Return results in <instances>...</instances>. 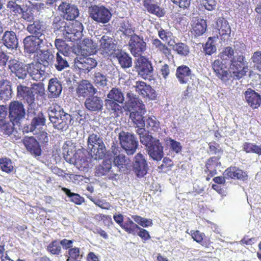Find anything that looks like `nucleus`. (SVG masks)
<instances>
[{"instance_id":"1","label":"nucleus","mask_w":261,"mask_h":261,"mask_svg":"<svg viewBox=\"0 0 261 261\" xmlns=\"http://www.w3.org/2000/svg\"><path fill=\"white\" fill-rule=\"evenodd\" d=\"M49 118L55 128L66 130L68 128L73 118L71 115L65 112L58 104L53 103L49 108Z\"/></svg>"},{"instance_id":"2","label":"nucleus","mask_w":261,"mask_h":261,"mask_svg":"<svg viewBox=\"0 0 261 261\" xmlns=\"http://www.w3.org/2000/svg\"><path fill=\"white\" fill-rule=\"evenodd\" d=\"M87 145L88 150L95 160H101L105 156L106 148L102 138L99 135L94 133L90 134Z\"/></svg>"},{"instance_id":"3","label":"nucleus","mask_w":261,"mask_h":261,"mask_svg":"<svg viewBox=\"0 0 261 261\" xmlns=\"http://www.w3.org/2000/svg\"><path fill=\"white\" fill-rule=\"evenodd\" d=\"M248 70V63L242 54L230 60L229 72L234 79L240 80L246 75Z\"/></svg>"},{"instance_id":"4","label":"nucleus","mask_w":261,"mask_h":261,"mask_svg":"<svg viewBox=\"0 0 261 261\" xmlns=\"http://www.w3.org/2000/svg\"><path fill=\"white\" fill-rule=\"evenodd\" d=\"M83 29L82 23L77 20H75L67 23L63 30V34L65 38L68 41H77L82 36Z\"/></svg>"},{"instance_id":"5","label":"nucleus","mask_w":261,"mask_h":261,"mask_svg":"<svg viewBox=\"0 0 261 261\" xmlns=\"http://www.w3.org/2000/svg\"><path fill=\"white\" fill-rule=\"evenodd\" d=\"M136 71L143 79L151 77L153 67L151 61L145 56H141L135 62Z\"/></svg>"},{"instance_id":"6","label":"nucleus","mask_w":261,"mask_h":261,"mask_svg":"<svg viewBox=\"0 0 261 261\" xmlns=\"http://www.w3.org/2000/svg\"><path fill=\"white\" fill-rule=\"evenodd\" d=\"M119 139L121 147L128 155L133 154L138 148V142L134 135L122 131L119 134Z\"/></svg>"},{"instance_id":"7","label":"nucleus","mask_w":261,"mask_h":261,"mask_svg":"<svg viewBox=\"0 0 261 261\" xmlns=\"http://www.w3.org/2000/svg\"><path fill=\"white\" fill-rule=\"evenodd\" d=\"M89 13L93 20L103 24L108 22L112 16L110 11L105 6H92L89 9Z\"/></svg>"},{"instance_id":"8","label":"nucleus","mask_w":261,"mask_h":261,"mask_svg":"<svg viewBox=\"0 0 261 261\" xmlns=\"http://www.w3.org/2000/svg\"><path fill=\"white\" fill-rule=\"evenodd\" d=\"M147 148L148 154L153 160L161 161L164 156V147L156 138L152 137L148 143L143 144Z\"/></svg>"},{"instance_id":"9","label":"nucleus","mask_w":261,"mask_h":261,"mask_svg":"<svg viewBox=\"0 0 261 261\" xmlns=\"http://www.w3.org/2000/svg\"><path fill=\"white\" fill-rule=\"evenodd\" d=\"M129 49L134 57H140L146 49V43L143 37L136 34L130 36L128 42Z\"/></svg>"},{"instance_id":"10","label":"nucleus","mask_w":261,"mask_h":261,"mask_svg":"<svg viewBox=\"0 0 261 261\" xmlns=\"http://www.w3.org/2000/svg\"><path fill=\"white\" fill-rule=\"evenodd\" d=\"M95 174L98 176H106L109 179H116L118 171L112 168L110 160H105L95 168Z\"/></svg>"},{"instance_id":"11","label":"nucleus","mask_w":261,"mask_h":261,"mask_svg":"<svg viewBox=\"0 0 261 261\" xmlns=\"http://www.w3.org/2000/svg\"><path fill=\"white\" fill-rule=\"evenodd\" d=\"M97 64V62L95 59L87 56L76 58L74 60V66L81 73H88Z\"/></svg>"},{"instance_id":"12","label":"nucleus","mask_w":261,"mask_h":261,"mask_svg":"<svg viewBox=\"0 0 261 261\" xmlns=\"http://www.w3.org/2000/svg\"><path fill=\"white\" fill-rule=\"evenodd\" d=\"M9 117L11 121L18 123L25 116L23 104L18 101H13L9 105Z\"/></svg>"},{"instance_id":"13","label":"nucleus","mask_w":261,"mask_h":261,"mask_svg":"<svg viewBox=\"0 0 261 261\" xmlns=\"http://www.w3.org/2000/svg\"><path fill=\"white\" fill-rule=\"evenodd\" d=\"M97 90L94 86L87 80H82L77 85L76 88V93L79 98L88 97L94 95Z\"/></svg>"},{"instance_id":"14","label":"nucleus","mask_w":261,"mask_h":261,"mask_svg":"<svg viewBox=\"0 0 261 261\" xmlns=\"http://www.w3.org/2000/svg\"><path fill=\"white\" fill-rule=\"evenodd\" d=\"M212 68L216 76L224 82L230 80L231 74L226 66L219 59H216L212 64Z\"/></svg>"},{"instance_id":"15","label":"nucleus","mask_w":261,"mask_h":261,"mask_svg":"<svg viewBox=\"0 0 261 261\" xmlns=\"http://www.w3.org/2000/svg\"><path fill=\"white\" fill-rule=\"evenodd\" d=\"M43 39L38 36H28L23 40L25 50L29 54H33L40 50Z\"/></svg>"},{"instance_id":"16","label":"nucleus","mask_w":261,"mask_h":261,"mask_svg":"<svg viewBox=\"0 0 261 261\" xmlns=\"http://www.w3.org/2000/svg\"><path fill=\"white\" fill-rule=\"evenodd\" d=\"M133 169L138 177H143L147 173V163L143 156L140 153H137L133 163Z\"/></svg>"},{"instance_id":"17","label":"nucleus","mask_w":261,"mask_h":261,"mask_svg":"<svg viewBox=\"0 0 261 261\" xmlns=\"http://www.w3.org/2000/svg\"><path fill=\"white\" fill-rule=\"evenodd\" d=\"M58 10L62 12L64 18L68 20H73L79 15L78 8L66 2H62L58 7Z\"/></svg>"},{"instance_id":"18","label":"nucleus","mask_w":261,"mask_h":261,"mask_svg":"<svg viewBox=\"0 0 261 261\" xmlns=\"http://www.w3.org/2000/svg\"><path fill=\"white\" fill-rule=\"evenodd\" d=\"M119 151L118 147H115L112 150L114 154L113 163L114 167H117L115 171H118V173L121 171H125L128 168L130 164V160L126 158V156L122 154H118Z\"/></svg>"},{"instance_id":"19","label":"nucleus","mask_w":261,"mask_h":261,"mask_svg":"<svg viewBox=\"0 0 261 261\" xmlns=\"http://www.w3.org/2000/svg\"><path fill=\"white\" fill-rule=\"evenodd\" d=\"M220 156H214L211 157L206 161L204 172L207 174L206 177L207 181H209L212 177L217 174V168L221 166V163L220 162Z\"/></svg>"},{"instance_id":"20","label":"nucleus","mask_w":261,"mask_h":261,"mask_svg":"<svg viewBox=\"0 0 261 261\" xmlns=\"http://www.w3.org/2000/svg\"><path fill=\"white\" fill-rule=\"evenodd\" d=\"M136 91L143 97L151 99H156V95L155 90L149 85L143 81H137L134 86Z\"/></svg>"},{"instance_id":"21","label":"nucleus","mask_w":261,"mask_h":261,"mask_svg":"<svg viewBox=\"0 0 261 261\" xmlns=\"http://www.w3.org/2000/svg\"><path fill=\"white\" fill-rule=\"evenodd\" d=\"M127 100L125 102V107L129 111H145V107L142 101L131 93H127Z\"/></svg>"},{"instance_id":"22","label":"nucleus","mask_w":261,"mask_h":261,"mask_svg":"<svg viewBox=\"0 0 261 261\" xmlns=\"http://www.w3.org/2000/svg\"><path fill=\"white\" fill-rule=\"evenodd\" d=\"M226 179H238L245 181L248 179V174L246 172L236 166H230L227 168L223 173Z\"/></svg>"},{"instance_id":"23","label":"nucleus","mask_w":261,"mask_h":261,"mask_svg":"<svg viewBox=\"0 0 261 261\" xmlns=\"http://www.w3.org/2000/svg\"><path fill=\"white\" fill-rule=\"evenodd\" d=\"M244 97L248 105L253 109H257L261 105V95L251 88L244 92Z\"/></svg>"},{"instance_id":"24","label":"nucleus","mask_w":261,"mask_h":261,"mask_svg":"<svg viewBox=\"0 0 261 261\" xmlns=\"http://www.w3.org/2000/svg\"><path fill=\"white\" fill-rule=\"evenodd\" d=\"M23 143L27 150L35 156H39L41 149L38 142L33 137H25L23 139Z\"/></svg>"},{"instance_id":"25","label":"nucleus","mask_w":261,"mask_h":261,"mask_svg":"<svg viewBox=\"0 0 261 261\" xmlns=\"http://www.w3.org/2000/svg\"><path fill=\"white\" fill-rule=\"evenodd\" d=\"M100 49L103 54L108 56L112 55L115 49L116 44L113 39L107 35H103L100 39Z\"/></svg>"},{"instance_id":"26","label":"nucleus","mask_w":261,"mask_h":261,"mask_svg":"<svg viewBox=\"0 0 261 261\" xmlns=\"http://www.w3.org/2000/svg\"><path fill=\"white\" fill-rule=\"evenodd\" d=\"M40 63L35 62L28 64V73L35 81H41L43 79L45 71L41 69Z\"/></svg>"},{"instance_id":"27","label":"nucleus","mask_w":261,"mask_h":261,"mask_svg":"<svg viewBox=\"0 0 261 261\" xmlns=\"http://www.w3.org/2000/svg\"><path fill=\"white\" fill-rule=\"evenodd\" d=\"M192 75L191 69L187 65H181L177 67L175 76L179 83L186 84L189 81Z\"/></svg>"},{"instance_id":"28","label":"nucleus","mask_w":261,"mask_h":261,"mask_svg":"<svg viewBox=\"0 0 261 261\" xmlns=\"http://www.w3.org/2000/svg\"><path fill=\"white\" fill-rule=\"evenodd\" d=\"M17 95L19 98L27 101L29 105L34 102L35 97L31 88L22 85H18L17 87Z\"/></svg>"},{"instance_id":"29","label":"nucleus","mask_w":261,"mask_h":261,"mask_svg":"<svg viewBox=\"0 0 261 261\" xmlns=\"http://www.w3.org/2000/svg\"><path fill=\"white\" fill-rule=\"evenodd\" d=\"M97 44L89 38H85L80 45L81 53L83 56L95 54L97 51Z\"/></svg>"},{"instance_id":"30","label":"nucleus","mask_w":261,"mask_h":261,"mask_svg":"<svg viewBox=\"0 0 261 261\" xmlns=\"http://www.w3.org/2000/svg\"><path fill=\"white\" fill-rule=\"evenodd\" d=\"M4 45L9 49H14L17 47L18 41L15 33L13 31H6L2 37Z\"/></svg>"},{"instance_id":"31","label":"nucleus","mask_w":261,"mask_h":261,"mask_svg":"<svg viewBox=\"0 0 261 261\" xmlns=\"http://www.w3.org/2000/svg\"><path fill=\"white\" fill-rule=\"evenodd\" d=\"M103 106L101 99L97 96H89L85 101V106L88 110L91 111L100 110Z\"/></svg>"},{"instance_id":"32","label":"nucleus","mask_w":261,"mask_h":261,"mask_svg":"<svg viewBox=\"0 0 261 261\" xmlns=\"http://www.w3.org/2000/svg\"><path fill=\"white\" fill-rule=\"evenodd\" d=\"M45 123V118L42 112L35 114L30 125L25 126L24 130L27 133L33 132L38 126H43Z\"/></svg>"},{"instance_id":"33","label":"nucleus","mask_w":261,"mask_h":261,"mask_svg":"<svg viewBox=\"0 0 261 261\" xmlns=\"http://www.w3.org/2000/svg\"><path fill=\"white\" fill-rule=\"evenodd\" d=\"M48 90L51 97H57L62 92V84L57 78H52L49 81Z\"/></svg>"},{"instance_id":"34","label":"nucleus","mask_w":261,"mask_h":261,"mask_svg":"<svg viewBox=\"0 0 261 261\" xmlns=\"http://www.w3.org/2000/svg\"><path fill=\"white\" fill-rule=\"evenodd\" d=\"M186 233H189L194 241L200 244L203 247L208 248L210 246L211 242L210 239H204L205 236L203 232H201L198 230H191L190 233L187 230Z\"/></svg>"},{"instance_id":"35","label":"nucleus","mask_w":261,"mask_h":261,"mask_svg":"<svg viewBox=\"0 0 261 261\" xmlns=\"http://www.w3.org/2000/svg\"><path fill=\"white\" fill-rule=\"evenodd\" d=\"M217 26L221 39L228 37L231 33V29L228 21L224 18H220L217 22Z\"/></svg>"},{"instance_id":"36","label":"nucleus","mask_w":261,"mask_h":261,"mask_svg":"<svg viewBox=\"0 0 261 261\" xmlns=\"http://www.w3.org/2000/svg\"><path fill=\"white\" fill-rule=\"evenodd\" d=\"M12 88L10 81L3 80L0 84V100H8L12 97Z\"/></svg>"},{"instance_id":"37","label":"nucleus","mask_w":261,"mask_h":261,"mask_svg":"<svg viewBox=\"0 0 261 261\" xmlns=\"http://www.w3.org/2000/svg\"><path fill=\"white\" fill-rule=\"evenodd\" d=\"M27 30L33 34V36H38L39 38H41L45 31L43 22L39 20L35 21L32 24L28 25Z\"/></svg>"},{"instance_id":"38","label":"nucleus","mask_w":261,"mask_h":261,"mask_svg":"<svg viewBox=\"0 0 261 261\" xmlns=\"http://www.w3.org/2000/svg\"><path fill=\"white\" fill-rule=\"evenodd\" d=\"M207 28L206 22L203 19L197 20L192 24L191 33L195 36H200L206 31Z\"/></svg>"},{"instance_id":"39","label":"nucleus","mask_w":261,"mask_h":261,"mask_svg":"<svg viewBox=\"0 0 261 261\" xmlns=\"http://www.w3.org/2000/svg\"><path fill=\"white\" fill-rule=\"evenodd\" d=\"M115 57L123 68H129L132 66V60L128 54L122 50L118 51L115 54Z\"/></svg>"},{"instance_id":"40","label":"nucleus","mask_w":261,"mask_h":261,"mask_svg":"<svg viewBox=\"0 0 261 261\" xmlns=\"http://www.w3.org/2000/svg\"><path fill=\"white\" fill-rule=\"evenodd\" d=\"M37 58L38 63H40L41 65H43L44 66H47L52 63L54 56L48 50H40V51L37 54Z\"/></svg>"},{"instance_id":"41","label":"nucleus","mask_w":261,"mask_h":261,"mask_svg":"<svg viewBox=\"0 0 261 261\" xmlns=\"http://www.w3.org/2000/svg\"><path fill=\"white\" fill-rule=\"evenodd\" d=\"M121 227L127 233L135 236L137 232V229L139 228V225L134 222L130 218L127 217L126 221L122 224Z\"/></svg>"},{"instance_id":"42","label":"nucleus","mask_w":261,"mask_h":261,"mask_svg":"<svg viewBox=\"0 0 261 261\" xmlns=\"http://www.w3.org/2000/svg\"><path fill=\"white\" fill-rule=\"evenodd\" d=\"M105 103L107 109L111 113H114L115 117H118L119 114L122 113V108L119 103L112 99H106Z\"/></svg>"},{"instance_id":"43","label":"nucleus","mask_w":261,"mask_h":261,"mask_svg":"<svg viewBox=\"0 0 261 261\" xmlns=\"http://www.w3.org/2000/svg\"><path fill=\"white\" fill-rule=\"evenodd\" d=\"M108 99H112L119 103H123L124 97L121 90L117 88H113L107 95Z\"/></svg>"},{"instance_id":"44","label":"nucleus","mask_w":261,"mask_h":261,"mask_svg":"<svg viewBox=\"0 0 261 261\" xmlns=\"http://www.w3.org/2000/svg\"><path fill=\"white\" fill-rule=\"evenodd\" d=\"M55 44L58 50V53H61L64 56H69L71 47L66 43L64 40L62 39H56L55 41Z\"/></svg>"},{"instance_id":"45","label":"nucleus","mask_w":261,"mask_h":261,"mask_svg":"<svg viewBox=\"0 0 261 261\" xmlns=\"http://www.w3.org/2000/svg\"><path fill=\"white\" fill-rule=\"evenodd\" d=\"M145 111H136L130 113V118L132 121L137 125V126L142 127L145 126V121L143 119V114H144Z\"/></svg>"},{"instance_id":"46","label":"nucleus","mask_w":261,"mask_h":261,"mask_svg":"<svg viewBox=\"0 0 261 261\" xmlns=\"http://www.w3.org/2000/svg\"><path fill=\"white\" fill-rule=\"evenodd\" d=\"M143 6L148 12L156 16H161L162 10L156 4L152 3V0H143Z\"/></svg>"},{"instance_id":"47","label":"nucleus","mask_w":261,"mask_h":261,"mask_svg":"<svg viewBox=\"0 0 261 261\" xmlns=\"http://www.w3.org/2000/svg\"><path fill=\"white\" fill-rule=\"evenodd\" d=\"M67 57L64 56L60 53H57L55 66L58 71H61L65 68L69 67V64L66 59Z\"/></svg>"},{"instance_id":"48","label":"nucleus","mask_w":261,"mask_h":261,"mask_svg":"<svg viewBox=\"0 0 261 261\" xmlns=\"http://www.w3.org/2000/svg\"><path fill=\"white\" fill-rule=\"evenodd\" d=\"M173 49L178 55L182 57H186L190 53L189 46L186 43L178 42L173 46Z\"/></svg>"},{"instance_id":"49","label":"nucleus","mask_w":261,"mask_h":261,"mask_svg":"<svg viewBox=\"0 0 261 261\" xmlns=\"http://www.w3.org/2000/svg\"><path fill=\"white\" fill-rule=\"evenodd\" d=\"M243 149L246 153H253L259 155H261V145L256 144L245 142L243 145Z\"/></svg>"},{"instance_id":"50","label":"nucleus","mask_w":261,"mask_h":261,"mask_svg":"<svg viewBox=\"0 0 261 261\" xmlns=\"http://www.w3.org/2000/svg\"><path fill=\"white\" fill-rule=\"evenodd\" d=\"M62 190L70 198V201L76 204L80 205L84 202V199L79 194L72 193L70 190L66 188H63Z\"/></svg>"},{"instance_id":"51","label":"nucleus","mask_w":261,"mask_h":261,"mask_svg":"<svg viewBox=\"0 0 261 261\" xmlns=\"http://www.w3.org/2000/svg\"><path fill=\"white\" fill-rule=\"evenodd\" d=\"M46 250L51 255H59L61 253L62 249L58 240L51 241L47 246Z\"/></svg>"},{"instance_id":"52","label":"nucleus","mask_w":261,"mask_h":261,"mask_svg":"<svg viewBox=\"0 0 261 261\" xmlns=\"http://www.w3.org/2000/svg\"><path fill=\"white\" fill-rule=\"evenodd\" d=\"M14 123L11 120L7 121L6 120L0 121V129L4 134L10 136L14 129Z\"/></svg>"},{"instance_id":"53","label":"nucleus","mask_w":261,"mask_h":261,"mask_svg":"<svg viewBox=\"0 0 261 261\" xmlns=\"http://www.w3.org/2000/svg\"><path fill=\"white\" fill-rule=\"evenodd\" d=\"M0 168L6 173H9L13 171L14 167L12 161L8 158H2L0 159Z\"/></svg>"},{"instance_id":"54","label":"nucleus","mask_w":261,"mask_h":261,"mask_svg":"<svg viewBox=\"0 0 261 261\" xmlns=\"http://www.w3.org/2000/svg\"><path fill=\"white\" fill-rule=\"evenodd\" d=\"M137 127L138 128L136 130V132L139 136L141 143L142 144L148 143V141L151 139V138H152V136L149 134V132L148 131L145 130L144 126Z\"/></svg>"},{"instance_id":"55","label":"nucleus","mask_w":261,"mask_h":261,"mask_svg":"<svg viewBox=\"0 0 261 261\" xmlns=\"http://www.w3.org/2000/svg\"><path fill=\"white\" fill-rule=\"evenodd\" d=\"M152 44L161 53L164 54L166 56L171 54L170 49L168 46L162 43L159 39H154L152 40Z\"/></svg>"},{"instance_id":"56","label":"nucleus","mask_w":261,"mask_h":261,"mask_svg":"<svg viewBox=\"0 0 261 261\" xmlns=\"http://www.w3.org/2000/svg\"><path fill=\"white\" fill-rule=\"evenodd\" d=\"M132 218L135 222L143 227H147L153 225L152 220L150 219L143 218L139 215H132Z\"/></svg>"},{"instance_id":"57","label":"nucleus","mask_w":261,"mask_h":261,"mask_svg":"<svg viewBox=\"0 0 261 261\" xmlns=\"http://www.w3.org/2000/svg\"><path fill=\"white\" fill-rule=\"evenodd\" d=\"M234 55V50L230 46H227L224 48L223 51L221 52L218 57L223 61L229 60L233 58Z\"/></svg>"},{"instance_id":"58","label":"nucleus","mask_w":261,"mask_h":261,"mask_svg":"<svg viewBox=\"0 0 261 261\" xmlns=\"http://www.w3.org/2000/svg\"><path fill=\"white\" fill-rule=\"evenodd\" d=\"M119 31L126 36H131L133 32L128 20H122L120 23Z\"/></svg>"},{"instance_id":"59","label":"nucleus","mask_w":261,"mask_h":261,"mask_svg":"<svg viewBox=\"0 0 261 261\" xmlns=\"http://www.w3.org/2000/svg\"><path fill=\"white\" fill-rule=\"evenodd\" d=\"M146 125L148 129L154 132H158L160 128L159 122L155 117L154 118L148 117L146 120Z\"/></svg>"},{"instance_id":"60","label":"nucleus","mask_w":261,"mask_h":261,"mask_svg":"<svg viewBox=\"0 0 261 261\" xmlns=\"http://www.w3.org/2000/svg\"><path fill=\"white\" fill-rule=\"evenodd\" d=\"M93 81L96 85L106 86L107 79L106 75L100 72H95L93 77Z\"/></svg>"},{"instance_id":"61","label":"nucleus","mask_w":261,"mask_h":261,"mask_svg":"<svg viewBox=\"0 0 261 261\" xmlns=\"http://www.w3.org/2000/svg\"><path fill=\"white\" fill-rule=\"evenodd\" d=\"M204 50L205 54L208 55H211L216 51V46L211 37L208 38V41L205 43Z\"/></svg>"},{"instance_id":"62","label":"nucleus","mask_w":261,"mask_h":261,"mask_svg":"<svg viewBox=\"0 0 261 261\" xmlns=\"http://www.w3.org/2000/svg\"><path fill=\"white\" fill-rule=\"evenodd\" d=\"M208 148L210 153L212 154H222L223 150L220 145L215 141H212L208 143Z\"/></svg>"},{"instance_id":"63","label":"nucleus","mask_w":261,"mask_h":261,"mask_svg":"<svg viewBox=\"0 0 261 261\" xmlns=\"http://www.w3.org/2000/svg\"><path fill=\"white\" fill-rule=\"evenodd\" d=\"M7 7L10 10L11 12L14 13L15 15L20 14L22 11L21 6L14 1H9L7 4Z\"/></svg>"},{"instance_id":"64","label":"nucleus","mask_w":261,"mask_h":261,"mask_svg":"<svg viewBox=\"0 0 261 261\" xmlns=\"http://www.w3.org/2000/svg\"><path fill=\"white\" fill-rule=\"evenodd\" d=\"M251 60L256 68L261 71V51H257L253 53Z\"/></svg>"}]
</instances>
